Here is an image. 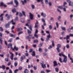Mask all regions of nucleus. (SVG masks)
<instances>
[{
  "label": "nucleus",
  "instance_id": "1",
  "mask_svg": "<svg viewBox=\"0 0 73 73\" xmlns=\"http://www.w3.org/2000/svg\"><path fill=\"white\" fill-rule=\"evenodd\" d=\"M60 48H61V44H58L57 45V48H56V49L58 52H60Z\"/></svg>",
  "mask_w": 73,
  "mask_h": 73
},
{
  "label": "nucleus",
  "instance_id": "2",
  "mask_svg": "<svg viewBox=\"0 0 73 73\" xmlns=\"http://www.w3.org/2000/svg\"><path fill=\"white\" fill-rule=\"evenodd\" d=\"M8 23H7L5 25V27L6 28H9V25H10L11 22H8Z\"/></svg>",
  "mask_w": 73,
  "mask_h": 73
},
{
  "label": "nucleus",
  "instance_id": "3",
  "mask_svg": "<svg viewBox=\"0 0 73 73\" xmlns=\"http://www.w3.org/2000/svg\"><path fill=\"white\" fill-rule=\"evenodd\" d=\"M9 53L10 55H11L10 56V58L11 60H13V57L14 56V54L12 53L11 52L9 51Z\"/></svg>",
  "mask_w": 73,
  "mask_h": 73
},
{
  "label": "nucleus",
  "instance_id": "4",
  "mask_svg": "<svg viewBox=\"0 0 73 73\" xmlns=\"http://www.w3.org/2000/svg\"><path fill=\"white\" fill-rule=\"evenodd\" d=\"M64 58L63 60V62H65V63H66L67 62V56H64Z\"/></svg>",
  "mask_w": 73,
  "mask_h": 73
},
{
  "label": "nucleus",
  "instance_id": "5",
  "mask_svg": "<svg viewBox=\"0 0 73 73\" xmlns=\"http://www.w3.org/2000/svg\"><path fill=\"white\" fill-rule=\"evenodd\" d=\"M38 25V21H36V23H35V28H37V29L39 28V26Z\"/></svg>",
  "mask_w": 73,
  "mask_h": 73
},
{
  "label": "nucleus",
  "instance_id": "6",
  "mask_svg": "<svg viewBox=\"0 0 73 73\" xmlns=\"http://www.w3.org/2000/svg\"><path fill=\"white\" fill-rule=\"evenodd\" d=\"M14 3L16 4V6H14V7H17L19 5V2H18V1H17V0H14Z\"/></svg>",
  "mask_w": 73,
  "mask_h": 73
},
{
  "label": "nucleus",
  "instance_id": "7",
  "mask_svg": "<svg viewBox=\"0 0 73 73\" xmlns=\"http://www.w3.org/2000/svg\"><path fill=\"white\" fill-rule=\"evenodd\" d=\"M51 36H50V34H49L47 36L46 38V41H49L50 39V38Z\"/></svg>",
  "mask_w": 73,
  "mask_h": 73
},
{
  "label": "nucleus",
  "instance_id": "8",
  "mask_svg": "<svg viewBox=\"0 0 73 73\" xmlns=\"http://www.w3.org/2000/svg\"><path fill=\"white\" fill-rule=\"evenodd\" d=\"M32 35H29L28 36L26 37V39H31V38H32Z\"/></svg>",
  "mask_w": 73,
  "mask_h": 73
},
{
  "label": "nucleus",
  "instance_id": "9",
  "mask_svg": "<svg viewBox=\"0 0 73 73\" xmlns=\"http://www.w3.org/2000/svg\"><path fill=\"white\" fill-rule=\"evenodd\" d=\"M29 14L30 15V19L31 20H32L33 19V14H32L31 13H30Z\"/></svg>",
  "mask_w": 73,
  "mask_h": 73
},
{
  "label": "nucleus",
  "instance_id": "10",
  "mask_svg": "<svg viewBox=\"0 0 73 73\" xmlns=\"http://www.w3.org/2000/svg\"><path fill=\"white\" fill-rule=\"evenodd\" d=\"M25 58V55H23L20 58V61H22L23 60H24Z\"/></svg>",
  "mask_w": 73,
  "mask_h": 73
},
{
  "label": "nucleus",
  "instance_id": "11",
  "mask_svg": "<svg viewBox=\"0 0 73 73\" xmlns=\"http://www.w3.org/2000/svg\"><path fill=\"white\" fill-rule=\"evenodd\" d=\"M5 16L6 17H7V16H8L7 17V20H9V19H10V15H8V14H6Z\"/></svg>",
  "mask_w": 73,
  "mask_h": 73
},
{
  "label": "nucleus",
  "instance_id": "12",
  "mask_svg": "<svg viewBox=\"0 0 73 73\" xmlns=\"http://www.w3.org/2000/svg\"><path fill=\"white\" fill-rule=\"evenodd\" d=\"M68 58H70V60H71V62L73 63V59L71 57H70V54H69V53L68 54Z\"/></svg>",
  "mask_w": 73,
  "mask_h": 73
},
{
  "label": "nucleus",
  "instance_id": "13",
  "mask_svg": "<svg viewBox=\"0 0 73 73\" xmlns=\"http://www.w3.org/2000/svg\"><path fill=\"white\" fill-rule=\"evenodd\" d=\"M41 16H42L43 17H46V14L45 13H41Z\"/></svg>",
  "mask_w": 73,
  "mask_h": 73
},
{
  "label": "nucleus",
  "instance_id": "14",
  "mask_svg": "<svg viewBox=\"0 0 73 73\" xmlns=\"http://www.w3.org/2000/svg\"><path fill=\"white\" fill-rule=\"evenodd\" d=\"M53 63L54 64V66H56L58 65V64L57 63V62L56 61H54Z\"/></svg>",
  "mask_w": 73,
  "mask_h": 73
},
{
  "label": "nucleus",
  "instance_id": "15",
  "mask_svg": "<svg viewBox=\"0 0 73 73\" xmlns=\"http://www.w3.org/2000/svg\"><path fill=\"white\" fill-rule=\"evenodd\" d=\"M40 65L43 68H45L46 67V66L45 64H43L42 63H40Z\"/></svg>",
  "mask_w": 73,
  "mask_h": 73
},
{
  "label": "nucleus",
  "instance_id": "16",
  "mask_svg": "<svg viewBox=\"0 0 73 73\" xmlns=\"http://www.w3.org/2000/svg\"><path fill=\"white\" fill-rule=\"evenodd\" d=\"M73 29V27H71V28L70 29L69 28L67 29V31L68 32H71V30H72Z\"/></svg>",
  "mask_w": 73,
  "mask_h": 73
},
{
  "label": "nucleus",
  "instance_id": "17",
  "mask_svg": "<svg viewBox=\"0 0 73 73\" xmlns=\"http://www.w3.org/2000/svg\"><path fill=\"white\" fill-rule=\"evenodd\" d=\"M15 50L16 51H17L19 49V48H18L16 46H15L14 48L13 49V50H15Z\"/></svg>",
  "mask_w": 73,
  "mask_h": 73
},
{
  "label": "nucleus",
  "instance_id": "18",
  "mask_svg": "<svg viewBox=\"0 0 73 73\" xmlns=\"http://www.w3.org/2000/svg\"><path fill=\"white\" fill-rule=\"evenodd\" d=\"M5 68H6L5 66L4 65H2V66L1 67V68L3 69V70H5Z\"/></svg>",
  "mask_w": 73,
  "mask_h": 73
},
{
  "label": "nucleus",
  "instance_id": "19",
  "mask_svg": "<svg viewBox=\"0 0 73 73\" xmlns=\"http://www.w3.org/2000/svg\"><path fill=\"white\" fill-rule=\"evenodd\" d=\"M32 56H35L36 55V53H35V51H33L32 52V53L31 54Z\"/></svg>",
  "mask_w": 73,
  "mask_h": 73
},
{
  "label": "nucleus",
  "instance_id": "20",
  "mask_svg": "<svg viewBox=\"0 0 73 73\" xmlns=\"http://www.w3.org/2000/svg\"><path fill=\"white\" fill-rule=\"evenodd\" d=\"M24 73H29V71H28V70L27 68L25 69V70L24 71Z\"/></svg>",
  "mask_w": 73,
  "mask_h": 73
},
{
  "label": "nucleus",
  "instance_id": "21",
  "mask_svg": "<svg viewBox=\"0 0 73 73\" xmlns=\"http://www.w3.org/2000/svg\"><path fill=\"white\" fill-rule=\"evenodd\" d=\"M59 56H63V57H65V55H64L62 54V52L60 53H59Z\"/></svg>",
  "mask_w": 73,
  "mask_h": 73
},
{
  "label": "nucleus",
  "instance_id": "22",
  "mask_svg": "<svg viewBox=\"0 0 73 73\" xmlns=\"http://www.w3.org/2000/svg\"><path fill=\"white\" fill-rule=\"evenodd\" d=\"M12 12L13 13H15L16 12V9L14 8L12 10Z\"/></svg>",
  "mask_w": 73,
  "mask_h": 73
},
{
  "label": "nucleus",
  "instance_id": "23",
  "mask_svg": "<svg viewBox=\"0 0 73 73\" xmlns=\"http://www.w3.org/2000/svg\"><path fill=\"white\" fill-rule=\"evenodd\" d=\"M21 1L22 3V4L23 5H24V3H27V1L26 0H24V1H23V0H21Z\"/></svg>",
  "mask_w": 73,
  "mask_h": 73
},
{
  "label": "nucleus",
  "instance_id": "24",
  "mask_svg": "<svg viewBox=\"0 0 73 73\" xmlns=\"http://www.w3.org/2000/svg\"><path fill=\"white\" fill-rule=\"evenodd\" d=\"M10 37H13L15 38V35H14L10 33Z\"/></svg>",
  "mask_w": 73,
  "mask_h": 73
},
{
  "label": "nucleus",
  "instance_id": "25",
  "mask_svg": "<svg viewBox=\"0 0 73 73\" xmlns=\"http://www.w3.org/2000/svg\"><path fill=\"white\" fill-rule=\"evenodd\" d=\"M43 45V43L40 42V43L38 45L39 47H41L42 45Z\"/></svg>",
  "mask_w": 73,
  "mask_h": 73
},
{
  "label": "nucleus",
  "instance_id": "26",
  "mask_svg": "<svg viewBox=\"0 0 73 73\" xmlns=\"http://www.w3.org/2000/svg\"><path fill=\"white\" fill-rule=\"evenodd\" d=\"M2 39V38L0 37V42L1 44H3V42H3V40Z\"/></svg>",
  "mask_w": 73,
  "mask_h": 73
},
{
  "label": "nucleus",
  "instance_id": "27",
  "mask_svg": "<svg viewBox=\"0 0 73 73\" xmlns=\"http://www.w3.org/2000/svg\"><path fill=\"white\" fill-rule=\"evenodd\" d=\"M69 38H70V35H67L66 36V40H68V39H69Z\"/></svg>",
  "mask_w": 73,
  "mask_h": 73
},
{
  "label": "nucleus",
  "instance_id": "28",
  "mask_svg": "<svg viewBox=\"0 0 73 73\" xmlns=\"http://www.w3.org/2000/svg\"><path fill=\"white\" fill-rule=\"evenodd\" d=\"M55 70L56 72H58L59 69H58V68L56 67L55 68Z\"/></svg>",
  "mask_w": 73,
  "mask_h": 73
},
{
  "label": "nucleus",
  "instance_id": "29",
  "mask_svg": "<svg viewBox=\"0 0 73 73\" xmlns=\"http://www.w3.org/2000/svg\"><path fill=\"white\" fill-rule=\"evenodd\" d=\"M38 51L40 53H41L42 52V49L41 48H39L38 49Z\"/></svg>",
  "mask_w": 73,
  "mask_h": 73
},
{
  "label": "nucleus",
  "instance_id": "30",
  "mask_svg": "<svg viewBox=\"0 0 73 73\" xmlns=\"http://www.w3.org/2000/svg\"><path fill=\"white\" fill-rule=\"evenodd\" d=\"M22 12L24 16L25 17L26 16V15H25V12L24 11H22Z\"/></svg>",
  "mask_w": 73,
  "mask_h": 73
},
{
  "label": "nucleus",
  "instance_id": "31",
  "mask_svg": "<svg viewBox=\"0 0 73 73\" xmlns=\"http://www.w3.org/2000/svg\"><path fill=\"white\" fill-rule=\"evenodd\" d=\"M67 1L69 3V6H70V3H71V1H70V0H67Z\"/></svg>",
  "mask_w": 73,
  "mask_h": 73
},
{
  "label": "nucleus",
  "instance_id": "32",
  "mask_svg": "<svg viewBox=\"0 0 73 73\" xmlns=\"http://www.w3.org/2000/svg\"><path fill=\"white\" fill-rule=\"evenodd\" d=\"M44 31H41V33H42V35H43V36H45V34L44 33Z\"/></svg>",
  "mask_w": 73,
  "mask_h": 73
},
{
  "label": "nucleus",
  "instance_id": "33",
  "mask_svg": "<svg viewBox=\"0 0 73 73\" xmlns=\"http://www.w3.org/2000/svg\"><path fill=\"white\" fill-rule=\"evenodd\" d=\"M5 61H6V62H8L9 61V58H5Z\"/></svg>",
  "mask_w": 73,
  "mask_h": 73
},
{
  "label": "nucleus",
  "instance_id": "34",
  "mask_svg": "<svg viewBox=\"0 0 73 73\" xmlns=\"http://www.w3.org/2000/svg\"><path fill=\"white\" fill-rule=\"evenodd\" d=\"M27 33H29V34H31L32 33V32L29 30V29H27Z\"/></svg>",
  "mask_w": 73,
  "mask_h": 73
},
{
  "label": "nucleus",
  "instance_id": "35",
  "mask_svg": "<svg viewBox=\"0 0 73 73\" xmlns=\"http://www.w3.org/2000/svg\"><path fill=\"white\" fill-rule=\"evenodd\" d=\"M61 29L63 31H65L66 30V29L65 28V27H61Z\"/></svg>",
  "mask_w": 73,
  "mask_h": 73
},
{
  "label": "nucleus",
  "instance_id": "36",
  "mask_svg": "<svg viewBox=\"0 0 73 73\" xmlns=\"http://www.w3.org/2000/svg\"><path fill=\"white\" fill-rule=\"evenodd\" d=\"M7 4L8 5H9V4H13V1H12L10 2L7 3Z\"/></svg>",
  "mask_w": 73,
  "mask_h": 73
},
{
  "label": "nucleus",
  "instance_id": "37",
  "mask_svg": "<svg viewBox=\"0 0 73 73\" xmlns=\"http://www.w3.org/2000/svg\"><path fill=\"white\" fill-rule=\"evenodd\" d=\"M38 42V40H34L33 41V42L34 43H36V42H37H37Z\"/></svg>",
  "mask_w": 73,
  "mask_h": 73
},
{
  "label": "nucleus",
  "instance_id": "38",
  "mask_svg": "<svg viewBox=\"0 0 73 73\" xmlns=\"http://www.w3.org/2000/svg\"><path fill=\"white\" fill-rule=\"evenodd\" d=\"M34 36L35 37H36V38H37L38 37V35H37L36 34H34Z\"/></svg>",
  "mask_w": 73,
  "mask_h": 73
},
{
  "label": "nucleus",
  "instance_id": "39",
  "mask_svg": "<svg viewBox=\"0 0 73 73\" xmlns=\"http://www.w3.org/2000/svg\"><path fill=\"white\" fill-rule=\"evenodd\" d=\"M12 40H13L12 39V38H11L9 39V40L8 41V42H11L12 41Z\"/></svg>",
  "mask_w": 73,
  "mask_h": 73
},
{
  "label": "nucleus",
  "instance_id": "40",
  "mask_svg": "<svg viewBox=\"0 0 73 73\" xmlns=\"http://www.w3.org/2000/svg\"><path fill=\"white\" fill-rule=\"evenodd\" d=\"M19 71V69H16L14 70V72L15 73H17V72Z\"/></svg>",
  "mask_w": 73,
  "mask_h": 73
},
{
  "label": "nucleus",
  "instance_id": "41",
  "mask_svg": "<svg viewBox=\"0 0 73 73\" xmlns=\"http://www.w3.org/2000/svg\"><path fill=\"white\" fill-rule=\"evenodd\" d=\"M18 17H17L15 19V21H18Z\"/></svg>",
  "mask_w": 73,
  "mask_h": 73
},
{
  "label": "nucleus",
  "instance_id": "42",
  "mask_svg": "<svg viewBox=\"0 0 73 73\" xmlns=\"http://www.w3.org/2000/svg\"><path fill=\"white\" fill-rule=\"evenodd\" d=\"M29 28L31 31H32V26L31 25H30Z\"/></svg>",
  "mask_w": 73,
  "mask_h": 73
},
{
  "label": "nucleus",
  "instance_id": "43",
  "mask_svg": "<svg viewBox=\"0 0 73 73\" xmlns=\"http://www.w3.org/2000/svg\"><path fill=\"white\" fill-rule=\"evenodd\" d=\"M49 28L50 29H52V25H50L49 26Z\"/></svg>",
  "mask_w": 73,
  "mask_h": 73
},
{
  "label": "nucleus",
  "instance_id": "44",
  "mask_svg": "<svg viewBox=\"0 0 73 73\" xmlns=\"http://www.w3.org/2000/svg\"><path fill=\"white\" fill-rule=\"evenodd\" d=\"M58 8H60L61 9H63V7L62 6H60L58 7Z\"/></svg>",
  "mask_w": 73,
  "mask_h": 73
},
{
  "label": "nucleus",
  "instance_id": "45",
  "mask_svg": "<svg viewBox=\"0 0 73 73\" xmlns=\"http://www.w3.org/2000/svg\"><path fill=\"white\" fill-rule=\"evenodd\" d=\"M31 6L32 9H35V5H31Z\"/></svg>",
  "mask_w": 73,
  "mask_h": 73
},
{
  "label": "nucleus",
  "instance_id": "46",
  "mask_svg": "<svg viewBox=\"0 0 73 73\" xmlns=\"http://www.w3.org/2000/svg\"><path fill=\"white\" fill-rule=\"evenodd\" d=\"M14 65H15V67H16V66H17V63L15 62L14 63Z\"/></svg>",
  "mask_w": 73,
  "mask_h": 73
},
{
  "label": "nucleus",
  "instance_id": "47",
  "mask_svg": "<svg viewBox=\"0 0 73 73\" xmlns=\"http://www.w3.org/2000/svg\"><path fill=\"white\" fill-rule=\"evenodd\" d=\"M54 41H52V46H53V47L54 46Z\"/></svg>",
  "mask_w": 73,
  "mask_h": 73
},
{
  "label": "nucleus",
  "instance_id": "48",
  "mask_svg": "<svg viewBox=\"0 0 73 73\" xmlns=\"http://www.w3.org/2000/svg\"><path fill=\"white\" fill-rule=\"evenodd\" d=\"M33 51V50L32 49H30V50L29 51V53H32V52Z\"/></svg>",
  "mask_w": 73,
  "mask_h": 73
},
{
  "label": "nucleus",
  "instance_id": "49",
  "mask_svg": "<svg viewBox=\"0 0 73 73\" xmlns=\"http://www.w3.org/2000/svg\"><path fill=\"white\" fill-rule=\"evenodd\" d=\"M25 55L26 57H28L29 56V54L28 53H26L25 54Z\"/></svg>",
  "mask_w": 73,
  "mask_h": 73
},
{
  "label": "nucleus",
  "instance_id": "50",
  "mask_svg": "<svg viewBox=\"0 0 73 73\" xmlns=\"http://www.w3.org/2000/svg\"><path fill=\"white\" fill-rule=\"evenodd\" d=\"M0 31L1 32H3V29L2 27H0Z\"/></svg>",
  "mask_w": 73,
  "mask_h": 73
},
{
  "label": "nucleus",
  "instance_id": "51",
  "mask_svg": "<svg viewBox=\"0 0 73 73\" xmlns=\"http://www.w3.org/2000/svg\"><path fill=\"white\" fill-rule=\"evenodd\" d=\"M56 27L57 28H58V27H59V26H58V23L57 22H56Z\"/></svg>",
  "mask_w": 73,
  "mask_h": 73
},
{
  "label": "nucleus",
  "instance_id": "52",
  "mask_svg": "<svg viewBox=\"0 0 73 73\" xmlns=\"http://www.w3.org/2000/svg\"><path fill=\"white\" fill-rule=\"evenodd\" d=\"M43 55H44V56H47V53L46 52H44L43 53Z\"/></svg>",
  "mask_w": 73,
  "mask_h": 73
},
{
  "label": "nucleus",
  "instance_id": "53",
  "mask_svg": "<svg viewBox=\"0 0 73 73\" xmlns=\"http://www.w3.org/2000/svg\"><path fill=\"white\" fill-rule=\"evenodd\" d=\"M70 19L71 20H72V17H73V15H70Z\"/></svg>",
  "mask_w": 73,
  "mask_h": 73
},
{
  "label": "nucleus",
  "instance_id": "54",
  "mask_svg": "<svg viewBox=\"0 0 73 73\" xmlns=\"http://www.w3.org/2000/svg\"><path fill=\"white\" fill-rule=\"evenodd\" d=\"M66 4H67L66 2H64L63 4V7H65V5H66Z\"/></svg>",
  "mask_w": 73,
  "mask_h": 73
},
{
  "label": "nucleus",
  "instance_id": "55",
  "mask_svg": "<svg viewBox=\"0 0 73 73\" xmlns=\"http://www.w3.org/2000/svg\"><path fill=\"white\" fill-rule=\"evenodd\" d=\"M41 20L42 22H43V23H45V19H44L43 18H42Z\"/></svg>",
  "mask_w": 73,
  "mask_h": 73
},
{
  "label": "nucleus",
  "instance_id": "56",
  "mask_svg": "<svg viewBox=\"0 0 73 73\" xmlns=\"http://www.w3.org/2000/svg\"><path fill=\"white\" fill-rule=\"evenodd\" d=\"M19 16L20 17H23V14L21 13H19Z\"/></svg>",
  "mask_w": 73,
  "mask_h": 73
},
{
  "label": "nucleus",
  "instance_id": "57",
  "mask_svg": "<svg viewBox=\"0 0 73 73\" xmlns=\"http://www.w3.org/2000/svg\"><path fill=\"white\" fill-rule=\"evenodd\" d=\"M23 33V31H20L19 33H18V35H20V34H21Z\"/></svg>",
  "mask_w": 73,
  "mask_h": 73
},
{
  "label": "nucleus",
  "instance_id": "58",
  "mask_svg": "<svg viewBox=\"0 0 73 73\" xmlns=\"http://www.w3.org/2000/svg\"><path fill=\"white\" fill-rule=\"evenodd\" d=\"M48 50L47 48H45L44 49V51L45 52H47Z\"/></svg>",
  "mask_w": 73,
  "mask_h": 73
},
{
  "label": "nucleus",
  "instance_id": "59",
  "mask_svg": "<svg viewBox=\"0 0 73 73\" xmlns=\"http://www.w3.org/2000/svg\"><path fill=\"white\" fill-rule=\"evenodd\" d=\"M66 47L67 49H69V45L68 44L66 45Z\"/></svg>",
  "mask_w": 73,
  "mask_h": 73
},
{
  "label": "nucleus",
  "instance_id": "60",
  "mask_svg": "<svg viewBox=\"0 0 73 73\" xmlns=\"http://www.w3.org/2000/svg\"><path fill=\"white\" fill-rule=\"evenodd\" d=\"M23 69V68H22V67H20L19 68V70H21Z\"/></svg>",
  "mask_w": 73,
  "mask_h": 73
},
{
  "label": "nucleus",
  "instance_id": "61",
  "mask_svg": "<svg viewBox=\"0 0 73 73\" xmlns=\"http://www.w3.org/2000/svg\"><path fill=\"white\" fill-rule=\"evenodd\" d=\"M59 61L60 62H62V59H61V58H59Z\"/></svg>",
  "mask_w": 73,
  "mask_h": 73
},
{
  "label": "nucleus",
  "instance_id": "62",
  "mask_svg": "<svg viewBox=\"0 0 73 73\" xmlns=\"http://www.w3.org/2000/svg\"><path fill=\"white\" fill-rule=\"evenodd\" d=\"M45 3L46 4H48V0H45Z\"/></svg>",
  "mask_w": 73,
  "mask_h": 73
},
{
  "label": "nucleus",
  "instance_id": "63",
  "mask_svg": "<svg viewBox=\"0 0 73 73\" xmlns=\"http://www.w3.org/2000/svg\"><path fill=\"white\" fill-rule=\"evenodd\" d=\"M52 48V46H50L48 47V49H51Z\"/></svg>",
  "mask_w": 73,
  "mask_h": 73
},
{
  "label": "nucleus",
  "instance_id": "64",
  "mask_svg": "<svg viewBox=\"0 0 73 73\" xmlns=\"http://www.w3.org/2000/svg\"><path fill=\"white\" fill-rule=\"evenodd\" d=\"M38 30L37 29H36V31H35V34H37L38 33Z\"/></svg>",
  "mask_w": 73,
  "mask_h": 73
}]
</instances>
